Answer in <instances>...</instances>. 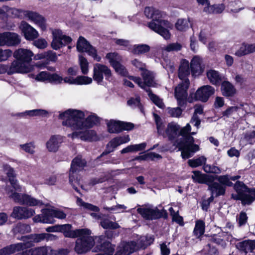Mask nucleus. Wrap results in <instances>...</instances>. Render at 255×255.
<instances>
[{"mask_svg": "<svg viewBox=\"0 0 255 255\" xmlns=\"http://www.w3.org/2000/svg\"><path fill=\"white\" fill-rule=\"evenodd\" d=\"M59 118L62 120L63 126L72 130L90 128L99 122L95 114L74 109H68L61 113Z\"/></svg>", "mask_w": 255, "mask_h": 255, "instance_id": "f257e3e1", "label": "nucleus"}, {"mask_svg": "<svg viewBox=\"0 0 255 255\" xmlns=\"http://www.w3.org/2000/svg\"><path fill=\"white\" fill-rule=\"evenodd\" d=\"M72 226L65 224L61 228V231L65 237L79 238L76 243L75 250L79 254L89 251L94 245V240L90 235L91 232L88 229L71 230Z\"/></svg>", "mask_w": 255, "mask_h": 255, "instance_id": "f03ea898", "label": "nucleus"}, {"mask_svg": "<svg viewBox=\"0 0 255 255\" xmlns=\"http://www.w3.org/2000/svg\"><path fill=\"white\" fill-rule=\"evenodd\" d=\"M144 12L147 17L152 18V21L148 24V27L165 39H170L171 33L169 30L172 29L173 25L169 21L162 19L165 13L150 7H145Z\"/></svg>", "mask_w": 255, "mask_h": 255, "instance_id": "7ed1b4c3", "label": "nucleus"}, {"mask_svg": "<svg viewBox=\"0 0 255 255\" xmlns=\"http://www.w3.org/2000/svg\"><path fill=\"white\" fill-rule=\"evenodd\" d=\"M191 129V127L189 124L182 128L180 130L179 135L183 137V141H177L174 143L181 151V156L184 159L189 158L200 150L199 146L194 143V138L191 136L196 134L197 131L190 132Z\"/></svg>", "mask_w": 255, "mask_h": 255, "instance_id": "20e7f679", "label": "nucleus"}, {"mask_svg": "<svg viewBox=\"0 0 255 255\" xmlns=\"http://www.w3.org/2000/svg\"><path fill=\"white\" fill-rule=\"evenodd\" d=\"M13 189L8 187L5 188V191L9 197L15 203L25 205L30 207H41L44 204L42 201L38 200L27 194L19 193L17 192L22 191V187L18 184L15 178L10 179L9 181Z\"/></svg>", "mask_w": 255, "mask_h": 255, "instance_id": "39448f33", "label": "nucleus"}, {"mask_svg": "<svg viewBox=\"0 0 255 255\" xmlns=\"http://www.w3.org/2000/svg\"><path fill=\"white\" fill-rule=\"evenodd\" d=\"M34 54L29 49L19 48L13 53V57L16 60L13 61L8 72L9 74L13 73H26L32 69L30 62Z\"/></svg>", "mask_w": 255, "mask_h": 255, "instance_id": "423d86ee", "label": "nucleus"}, {"mask_svg": "<svg viewBox=\"0 0 255 255\" xmlns=\"http://www.w3.org/2000/svg\"><path fill=\"white\" fill-rule=\"evenodd\" d=\"M142 76L143 82L139 77L129 76V79L133 81L135 83L141 88L145 90L148 93V95L151 100L160 108H163L164 105L162 100L156 95L153 94L150 90L147 89V87H155L156 83L154 82V74L150 71L145 70L142 73Z\"/></svg>", "mask_w": 255, "mask_h": 255, "instance_id": "0eeeda50", "label": "nucleus"}, {"mask_svg": "<svg viewBox=\"0 0 255 255\" xmlns=\"http://www.w3.org/2000/svg\"><path fill=\"white\" fill-rule=\"evenodd\" d=\"M41 214L37 215L33 218V221L36 223L52 224L54 220L53 218L63 219L66 215L63 211L53 209H44L41 210Z\"/></svg>", "mask_w": 255, "mask_h": 255, "instance_id": "6e6552de", "label": "nucleus"}, {"mask_svg": "<svg viewBox=\"0 0 255 255\" xmlns=\"http://www.w3.org/2000/svg\"><path fill=\"white\" fill-rule=\"evenodd\" d=\"M137 212L145 219L152 220L160 218L166 214V211L157 207L149 205L137 209Z\"/></svg>", "mask_w": 255, "mask_h": 255, "instance_id": "1a4fd4ad", "label": "nucleus"}, {"mask_svg": "<svg viewBox=\"0 0 255 255\" xmlns=\"http://www.w3.org/2000/svg\"><path fill=\"white\" fill-rule=\"evenodd\" d=\"M105 75L106 80L110 81L112 80V74L111 69L107 66L100 63H96L93 67V80L97 84L102 85Z\"/></svg>", "mask_w": 255, "mask_h": 255, "instance_id": "9d476101", "label": "nucleus"}, {"mask_svg": "<svg viewBox=\"0 0 255 255\" xmlns=\"http://www.w3.org/2000/svg\"><path fill=\"white\" fill-rule=\"evenodd\" d=\"M96 247L95 252H101L96 255H113L115 250V246L105 240V237L100 236L96 238Z\"/></svg>", "mask_w": 255, "mask_h": 255, "instance_id": "9b49d317", "label": "nucleus"}, {"mask_svg": "<svg viewBox=\"0 0 255 255\" xmlns=\"http://www.w3.org/2000/svg\"><path fill=\"white\" fill-rule=\"evenodd\" d=\"M234 189L237 194H232V198L236 200L241 201L243 205L251 204V197H250V189L242 182H237L234 185Z\"/></svg>", "mask_w": 255, "mask_h": 255, "instance_id": "f8f14e48", "label": "nucleus"}, {"mask_svg": "<svg viewBox=\"0 0 255 255\" xmlns=\"http://www.w3.org/2000/svg\"><path fill=\"white\" fill-rule=\"evenodd\" d=\"M52 40L51 43L52 48L58 50L69 43L72 39L65 35L61 30L54 29L52 32Z\"/></svg>", "mask_w": 255, "mask_h": 255, "instance_id": "ddd939ff", "label": "nucleus"}, {"mask_svg": "<svg viewBox=\"0 0 255 255\" xmlns=\"http://www.w3.org/2000/svg\"><path fill=\"white\" fill-rule=\"evenodd\" d=\"M189 85V80L185 79L175 87L174 95L180 106H183L187 100V90Z\"/></svg>", "mask_w": 255, "mask_h": 255, "instance_id": "4468645a", "label": "nucleus"}, {"mask_svg": "<svg viewBox=\"0 0 255 255\" xmlns=\"http://www.w3.org/2000/svg\"><path fill=\"white\" fill-rule=\"evenodd\" d=\"M77 49L79 51L87 52L94 59L98 62L101 59L97 55V50L83 37L80 36L77 43Z\"/></svg>", "mask_w": 255, "mask_h": 255, "instance_id": "2eb2a0df", "label": "nucleus"}, {"mask_svg": "<svg viewBox=\"0 0 255 255\" xmlns=\"http://www.w3.org/2000/svg\"><path fill=\"white\" fill-rule=\"evenodd\" d=\"M85 161L80 157H77L72 160L69 173V182L74 187V182L79 183L77 177L75 178V176L77 175L76 173L81 170L85 166Z\"/></svg>", "mask_w": 255, "mask_h": 255, "instance_id": "dca6fc26", "label": "nucleus"}, {"mask_svg": "<svg viewBox=\"0 0 255 255\" xmlns=\"http://www.w3.org/2000/svg\"><path fill=\"white\" fill-rule=\"evenodd\" d=\"M71 134H69L68 136L72 139L79 138L82 140L87 141H92L97 140L98 139L96 132L93 130L78 129Z\"/></svg>", "mask_w": 255, "mask_h": 255, "instance_id": "f3484780", "label": "nucleus"}, {"mask_svg": "<svg viewBox=\"0 0 255 255\" xmlns=\"http://www.w3.org/2000/svg\"><path fill=\"white\" fill-rule=\"evenodd\" d=\"M20 42V37L16 33L5 32L0 33V46H15Z\"/></svg>", "mask_w": 255, "mask_h": 255, "instance_id": "a211bd4d", "label": "nucleus"}, {"mask_svg": "<svg viewBox=\"0 0 255 255\" xmlns=\"http://www.w3.org/2000/svg\"><path fill=\"white\" fill-rule=\"evenodd\" d=\"M35 210L27 207L15 206L11 214L12 218L18 220L27 219L35 214Z\"/></svg>", "mask_w": 255, "mask_h": 255, "instance_id": "6ab92c4d", "label": "nucleus"}, {"mask_svg": "<svg viewBox=\"0 0 255 255\" xmlns=\"http://www.w3.org/2000/svg\"><path fill=\"white\" fill-rule=\"evenodd\" d=\"M23 17L33 22L42 30H43L46 29V25L45 18L37 12L30 10H25L23 12Z\"/></svg>", "mask_w": 255, "mask_h": 255, "instance_id": "aec40b11", "label": "nucleus"}, {"mask_svg": "<svg viewBox=\"0 0 255 255\" xmlns=\"http://www.w3.org/2000/svg\"><path fill=\"white\" fill-rule=\"evenodd\" d=\"M137 250L135 242H122L117 247L114 255H129Z\"/></svg>", "mask_w": 255, "mask_h": 255, "instance_id": "412c9836", "label": "nucleus"}, {"mask_svg": "<svg viewBox=\"0 0 255 255\" xmlns=\"http://www.w3.org/2000/svg\"><path fill=\"white\" fill-rule=\"evenodd\" d=\"M19 28L27 40H33L39 36L38 31L25 21L21 22Z\"/></svg>", "mask_w": 255, "mask_h": 255, "instance_id": "4be33fe9", "label": "nucleus"}, {"mask_svg": "<svg viewBox=\"0 0 255 255\" xmlns=\"http://www.w3.org/2000/svg\"><path fill=\"white\" fill-rule=\"evenodd\" d=\"M63 142V136L59 135H53L50 136L46 142V148L49 152H57Z\"/></svg>", "mask_w": 255, "mask_h": 255, "instance_id": "5701e85b", "label": "nucleus"}, {"mask_svg": "<svg viewBox=\"0 0 255 255\" xmlns=\"http://www.w3.org/2000/svg\"><path fill=\"white\" fill-rule=\"evenodd\" d=\"M215 92L213 87L209 85L203 86L198 89L196 91L195 96L196 100L203 102H206L209 98Z\"/></svg>", "mask_w": 255, "mask_h": 255, "instance_id": "b1692460", "label": "nucleus"}, {"mask_svg": "<svg viewBox=\"0 0 255 255\" xmlns=\"http://www.w3.org/2000/svg\"><path fill=\"white\" fill-rule=\"evenodd\" d=\"M92 78L84 76H79L75 78L72 77H66L64 78L65 83L74 85H88L92 83Z\"/></svg>", "mask_w": 255, "mask_h": 255, "instance_id": "393cba45", "label": "nucleus"}, {"mask_svg": "<svg viewBox=\"0 0 255 255\" xmlns=\"http://www.w3.org/2000/svg\"><path fill=\"white\" fill-rule=\"evenodd\" d=\"M202 60L198 56H194L191 61V72L193 76L201 75L204 71V68L201 65Z\"/></svg>", "mask_w": 255, "mask_h": 255, "instance_id": "a878e982", "label": "nucleus"}, {"mask_svg": "<svg viewBox=\"0 0 255 255\" xmlns=\"http://www.w3.org/2000/svg\"><path fill=\"white\" fill-rule=\"evenodd\" d=\"M27 247V244L24 243L13 244L0 250V255H9L15 252L23 250Z\"/></svg>", "mask_w": 255, "mask_h": 255, "instance_id": "bb28decb", "label": "nucleus"}, {"mask_svg": "<svg viewBox=\"0 0 255 255\" xmlns=\"http://www.w3.org/2000/svg\"><path fill=\"white\" fill-rule=\"evenodd\" d=\"M52 249L49 247H42L26 250L20 255H52Z\"/></svg>", "mask_w": 255, "mask_h": 255, "instance_id": "cd10ccee", "label": "nucleus"}, {"mask_svg": "<svg viewBox=\"0 0 255 255\" xmlns=\"http://www.w3.org/2000/svg\"><path fill=\"white\" fill-rule=\"evenodd\" d=\"M179 129L180 126L178 124L173 122L170 123L165 129L164 136H167L170 140H172L177 137Z\"/></svg>", "mask_w": 255, "mask_h": 255, "instance_id": "c85d7f7f", "label": "nucleus"}, {"mask_svg": "<svg viewBox=\"0 0 255 255\" xmlns=\"http://www.w3.org/2000/svg\"><path fill=\"white\" fill-rule=\"evenodd\" d=\"M236 248L245 254L252 252L255 249V241L247 240L236 244Z\"/></svg>", "mask_w": 255, "mask_h": 255, "instance_id": "c756f323", "label": "nucleus"}, {"mask_svg": "<svg viewBox=\"0 0 255 255\" xmlns=\"http://www.w3.org/2000/svg\"><path fill=\"white\" fill-rule=\"evenodd\" d=\"M192 178L195 182L199 183L209 184V182L214 180V176L202 174L199 171H194Z\"/></svg>", "mask_w": 255, "mask_h": 255, "instance_id": "7c9ffc66", "label": "nucleus"}, {"mask_svg": "<svg viewBox=\"0 0 255 255\" xmlns=\"http://www.w3.org/2000/svg\"><path fill=\"white\" fill-rule=\"evenodd\" d=\"M190 74L189 64L187 60L183 59L181 62L179 68L178 77L183 81L188 79L187 77Z\"/></svg>", "mask_w": 255, "mask_h": 255, "instance_id": "2f4dec72", "label": "nucleus"}, {"mask_svg": "<svg viewBox=\"0 0 255 255\" xmlns=\"http://www.w3.org/2000/svg\"><path fill=\"white\" fill-rule=\"evenodd\" d=\"M207 185H208L209 189L212 192V196L214 195L218 196L224 194L225 187L223 185L217 182H213V181L209 182Z\"/></svg>", "mask_w": 255, "mask_h": 255, "instance_id": "473e14b6", "label": "nucleus"}, {"mask_svg": "<svg viewBox=\"0 0 255 255\" xmlns=\"http://www.w3.org/2000/svg\"><path fill=\"white\" fill-rule=\"evenodd\" d=\"M221 90L224 96L230 97L236 93V89L233 85L228 81H224L221 84Z\"/></svg>", "mask_w": 255, "mask_h": 255, "instance_id": "72a5a7b5", "label": "nucleus"}, {"mask_svg": "<svg viewBox=\"0 0 255 255\" xmlns=\"http://www.w3.org/2000/svg\"><path fill=\"white\" fill-rule=\"evenodd\" d=\"M108 131L110 133H119L121 132V121L110 120L106 121Z\"/></svg>", "mask_w": 255, "mask_h": 255, "instance_id": "f704fd0d", "label": "nucleus"}, {"mask_svg": "<svg viewBox=\"0 0 255 255\" xmlns=\"http://www.w3.org/2000/svg\"><path fill=\"white\" fill-rule=\"evenodd\" d=\"M154 238L152 236H142L138 239L136 243L137 250L140 249H145L153 243Z\"/></svg>", "mask_w": 255, "mask_h": 255, "instance_id": "c9c22d12", "label": "nucleus"}, {"mask_svg": "<svg viewBox=\"0 0 255 255\" xmlns=\"http://www.w3.org/2000/svg\"><path fill=\"white\" fill-rule=\"evenodd\" d=\"M207 77L213 85H219L221 81V77L219 72L216 70L211 69L207 72Z\"/></svg>", "mask_w": 255, "mask_h": 255, "instance_id": "e433bc0d", "label": "nucleus"}, {"mask_svg": "<svg viewBox=\"0 0 255 255\" xmlns=\"http://www.w3.org/2000/svg\"><path fill=\"white\" fill-rule=\"evenodd\" d=\"M106 58L108 60L109 63L113 67L122 62V56L116 52L107 54Z\"/></svg>", "mask_w": 255, "mask_h": 255, "instance_id": "4c0bfd02", "label": "nucleus"}, {"mask_svg": "<svg viewBox=\"0 0 255 255\" xmlns=\"http://www.w3.org/2000/svg\"><path fill=\"white\" fill-rule=\"evenodd\" d=\"M154 122L156 124V129L159 134L165 136V123L161 118L156 114H153Z\"/></svg>", "mask_w": 255, "mask_h": 255, "instance_id": "58836bf2", "label": "nucleus"}, {"mask_svg": "<svg viewBox=\"0 0 255 255\" xmlns=\"http://www.w3.org/2000/svg\"><path fill=\"white\" fill-rule=\"evenodd\" d=\"M5 8L6 9L5 10V16L14 18L23 16V12L25 10L13 7H9L7 6H5Z\"/></svg>", "mask_w": 255, "mask_h": 255, "instance_id": "ea45409f", "label": "nucleus"}, {"mask_svg": "<svg viewBox=\"0 0 255 255\" xmlns=\"http://www.w3.org/2000/svg\"><path fill=\"white\" fill-rule=\"evenodd\" d=\"M19 147L21 150L30 155H33L35 153L36 145L34 141L19 144Z\"/></svg>", "mask_w": 255, "mask_h": 255, "instance_id": "a19ab883", "label": "nucleus"}, {"mask_svg": "<svg viewBox=\"0 0 255 255\" xmlns=\"http://www.w3.org/2000/svg\"><path fill=\"white\" fill-rule=\"evenodd\" d=\"M190 21L189 19L180 18L175 23V26L177 30L180 31H186L189 28Z\"/></svg>", "mask_w": 255, "mask_h": 255, "instance_id": "79ce46f5", "label": "nucleus"}, {"mask_svg": "<svg viewBox=\"0 0 255 255\" xmlns=\"http://www.w3.org/2000/svg\"><path fill=\"white\" fill-rule=\"evenodd\" d=\"M150 50V47L147 44H137L133 47L132 52L135 54H141L147 52Z\"/></svg>", "mask_w": 255, "mask_h": 255, "instance_id": "37998d69", "label": "nucleus"}, {"mask_svg": "<svg viewBox=\"0 0 255 255\" xmlns=\"http://www.w3.org/2000/svg\"><path fill=\"white\" fill-rule=\"evenodd\" d=\"M205 232V224L201 220H198L196 222L195 226L194 229V234L197 237H200Z\"/></svg>", "mask_w": 255, "mask_h": 255, "instance_id": "c03bdc74", "label": "nucleus"}, {"mask_svg": "<svg viewBox=\"0 0 255 255\" xmlns=\"http://www.w3.org/2000/svg\"><path fill=\"white\" fill-rule=\"evenodd\" d=\"M207 159L204 156H201L197 158L189 159L188 161V164L193 168H195L201 166L205 164Z\"/></svg>", "mask_w": 255, "mask_h": 255, "instance_id": "a18cd8bd", "label": "nucleus"}, {"mask_svg": "<svg viewBox=\"0 0 255 255\" xmlns=\"http://www.w3.org/2000/svg\"><path fill=\"white\" fill-rule=\"evenodd\" d=\"M119 145H120L116 138L115 137L113 138L107 144L106 150L103 153V154H107L114 151L115 149Z\"/></svg>", "mask_w": 255, "mask_h": 255, "instance_id": "49530a36", "label": "nucleus"}, {"mask_svg": "<svg viewBox=\"0 0 255 255\" xmlns=\"http://www.w3.org/2000/svg\"><path fill=\"white\" fill-rule=\"evenodd\" d=\"M101 225L104 229H116L120 228L119 225L116 222H114L108 219L103 220L101 222Z\"/></svg>", "mask_w": 255, "mask_h": 255, "instance_id": "de8ad7c7", "label": "nucleus"}, {"mask_svg": "<svg viewBox=\"0 0 255 255\" xmlns=\"http://www.w3.org/2000/svg\"><path fill=\"white\" fill-rule=\"evenodd\" d=\"M79 62L81 70L83 74H87L89 72V63L87 59L82 55L79 56Z\"/></svg>", "mask_w": 255, "mask_h": 255, "instance_id": "09e8293b", "label": "nucleus"}, {"mask_svg": "<svg viewBox=\"0 0 255 255\" xmlns=\"http://www.w3.org/2000/svg\"><path fill=\"white\" fill-rule=\"evenodd\" d=\"M14 232L25 234L30 231V227L26 224H18L13 229Z\"/></svg>", "mask_w": 255, "mask_h": 255, "instance_id": "8fccbe9b", "label": "nucleus"}, {"mask_svg": "<svg viewBox=\"0 0 255 255\" xmlns=\"http://www.w3.org/2000/svg\"><path fill=\"white\" fill-rule=\"evenodd\" d=\"M77 203L79 206L83 207L84 208L88 209L89 210L96 212H98L99 210V209L98 207L94 206L89 203H85L80 198L77 199Z\"/></svg>", "mask_w": 255, "mask_h": 255, "instance_id": "3c124183", "label": "nucleus"}, {"mask_svg": "<svg viewBox=\"0 0 255 255\" xmlns=\"http://www.w3.org/2000/svg\"><path fill=\"white\" fill-rule=\"evenodd\" d=\"M49 72L42 71L36 76L35 80L39 82H49Z\"/></svg>", "mask_w": 255, "mask_h": 255, "instance_id": "603ef678", "label": "nucleus"}, {"mask_svg": "<svg viewBox=\"0 0 255 255\" xmlns=\"http://www.w3.org/2000/svg\"><path fill=\"white\" fill-rule=\"evenodd\" d=\"M203 169L207 173H212L215 174H220L221 173V169L215 165H211L209 164L204 165Z\"/></svg>", "mask_w": 255, "mask_h": 255, "instance_id": "864d4df0", "label": "nucleus"}, {"mask_svg": "<svg viewBox=\"0 0 255 255\" xmlns=\"http://www.w3.org/2000/svg\"><path fill=\"white\" fill-rule=\"evenodd\" d=\"M115 71L118 74L123 76H127L128 74V71L125 67L122 64V63L116 65L114 67Z\"/></svg>", "mask_w": 255, "mask_h": 255, "instance_id": "5fc2aeb1", "label": "nucleus"}, {"mask_svg": "<svg viewBox=\"0 0 255 255\" xmlns=\"http://www.w3.org/2000/svg\"><path fill=\"white\" fill-rule=\"evenodd\" d=\"M215 178L218 179L219 182L223 186L226 185L228 186H231L233 184V183L230 181V179L229 178L227 175L214 176V179Z\"/></svg>", "mask_w": 255, "mask_h": 255, "instance_id": "6e6d98bb", "label": "nucleus"}, {"mask_svg": "<svg viewBox=\"0 0 255 255\" xmlns=\"http://www.w3.org/2000/svg\"><path fill=\"white\" fill-rule=\"evenodd\" d=\"M127 208V207L124 205L118 204L112 207H107L106 209L109 211L114 213H123L125 212Z\"/></svg>", "mask_w": 255, "mask_h": 255, "instance_id": "4d7b16f0", "label": "nucleus"}, {"mask_svg": "<svg viewBox=\"0 0 255 255\" xmlns=\"http://www.w3.org/2000/svg\"><path fill=\"white\" fill-rule=\"evenodd\" d=\"M168 115L174 118H179L182 114V111L180 108H168Z\"/></svg>", "mask_w": 255, "mask_h": 255, "instance_id": "13d9d810", "label": "nucleus"}, {"mask_svg": "<svg viewBox=\"0 0 255 255\" xmlns=\"http://www.w3.org/2000/svg\"><path fill=\"white\" fill-rule=\"evenodd\" d=\"M181 45L178 43H171L162 48L163 50L167 51L168 52L172 51H178L181 48Z\"/></svg>", "mask_w": 255, "mask_h": 255, "instance_id": "bf43d9fd", "label": "nucleus"}, {"mask_svg": "<svg viewBox=\"0 0 255 255\" xmlns=\"http://www.w3.org/2000/svg\"><path fill=\"white\" fill-rule=\"evenodd\" d=\"M12 52L10 49L2 50L0 49V61L6 60L11 56Z\"/></svg>", "mask_w": 255, "mask_h": 255, "instance_id": "052dcab7", "label": "nucleus"}, {"mask_svg": "<svg viewBox=\"0 0 255 255\" xmlns=\"http://www.w3.org/2000/svg\"><path fill=\"white\" fill-rule=\"evenodd\" d=\"M3 170L6 172L7 177L9 178V181L10 179L15 178V173L13 168H11L9 165L7 164H4L2 166Z\"/></svg>", "mask_w": 255, "mask_h": 255, "instance_id": "680f3d73", "label": "nucleus"}, {"mask_svg": "<svg viewBox=\"0 0 255 255\" xmlns=\"http://www.w3.org/2000/svg\"><path fill=\"white\" fill-rule=\"evenodd\" d=\"M25 113L30 116H36L45 115L47 114V112L44 110L36 109L27 111Z\"/></svg>", "mask_w": 255, "mask_h": 255, "instance_id": "e2e57ef3", "label": "nucleus"}, {"mask_svg": "<svg viewBox=\"0 0 255 255\" xmlns=\"http://www.w3.org/2000/svg\"><path fill=\"white\" fill-rule=\"evenodd\" d=\"M248 54H249V53L247 45L246 43L242 44L239 49L235 53V55L239 57Z\"/></svg>", "mask_w": 255, "mask_h": 255, "instance_id": "0e129e2a", "label": "nucleus"}, {"mask_svg": "<svg viewBox=\"0 0 255 255\" xmlns=\"http://www.w3.org/2000/svg\"><path fill=\"white\" fill-rule=\"evenodd\" d=\"M33 45L39 49H44L47 46V42L43 38H39L34 41Z\"/></svg>", "mask_w": 255, "mask_h": 255, "instance_id": "69168bd1", "label": "nucleus"}, {"mask_svg": "<svg viewBox=\"0 0 255 255\" xmlns=\"http://www.w3.org/2000/svg\"><path fill=\"white\" fill-rule=\"evenodd\" d=\"M128 104L131 108L139 107L140 108V99L139 97H136L135 98H131L128 101Z\"/></svg>", "mask_w": 255, "mask_h": 255, "instance_id": "338daca9", "label": "nucleus"}, {"mask_svg": "<svg viewBox=\"0 0 255 255\" xmlns=\"http://www.w3.org/2000/svg\"><path fill=\"white\" fill-rule=\"evenodd\" d=\"M64 78L57 74H50L49 83H61Z\"/></svg>", "mask_w": 255, "mask_h": 255, "instance_id": "774afa93", "label": "nucleus"}]
</instances>
